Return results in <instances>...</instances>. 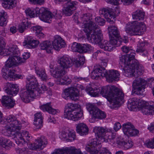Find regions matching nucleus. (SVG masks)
Instances as JSON below:
<instances>
[{"mask_svg":"<svg viewBox=\"0 0 154 154\" xmlns=\"http://www.w3.org/2000/svg\"><path fill=\"white\" fill-rule=\"evenodd\" d=\"M99 113L98 114L99 118H97L98 119H102L105 118L106 117V114L104 112L99 109Z\"/></svg>","mask_w":154,"mask_h":154,"instance_id":"680f3d73","label":"nucleus"},{"mask_svg":"<svg viewBox=\"0 0 154 154\" xmlns=\"http://www.w3.org/2000/svg\"><path fill=\"white\" fill-rule=\"evenodd\" d=\"M130 52V54H127L126 55V59H128V61L129 62V63H131V62L132 63V61L136 60L134 59L135 53L133 52L132 50V51H131Z\"/></svg>","mask_w":154,"mask_h":154,"instance_id":"603ef678","label":"nucleus"},{"mask_svg":"<svg viewBox=\"0 0 154 154\" xmlns=\"http://www.w3.org/2000/svg\"><path fill=\"white\" fill-rule=\"evenodd\" d=\"M145 29V25L144 23L137 21L129 23L125 28L126 33L130 36L140 35Z\"/></svg>","mask_w":154,"mask_h":154,"instance_id":"9b49d317","label":"nucleus"},{"mask_svg":"<svg viewBox=\"0 0 154 154\" xmlns=\"http://www.w3.org/2000/svg\"><path fill=\"white\" fill-rule=\"evenodd\" d=\"M51 103H48L40 106L41 109L43 111H46L48 112L51 107Z\"/></svg>","mask_w":154,"mask_h":154,"instance_id":"864d4df0","label":"nucleus"},{"mask_svg":"<svg viewBox=\"0 0 154 154\" xmlns=\"http://www.w3.org/2000/svg\"><path fill=\"white\" fill-rule=\"evenodd\" d=\"M142 102L141 100H137L135 98L130 99L128 101V108L131 111L137 108H139L142 106Z\"/></svg>","mask_w":154,"mask_h":154,"instance_id":"393cba45","label":"nucleus"},{"mask_svg":"<svg viewBox=\"0 0 154 154\" xmlns=\"http://www.w3.org/2000/svg\"><path fill=\"white\" fill-rule=\"evenodd\" d=\"M97 153V154H112L109 150L105 148H102L101 150L99 149L97 153H95L94 154H96Z\"/></svg>","mask_w":154,"mask_h":154,"instance_id":"6e6d98bb","label":"nucleus"},{"mask_svg":"<svg viewBox=\"0 0 154 154\" xmlns=\"http://www.w3.org/2000/svg\"><path fill=\"white\" fill-rule=\"evenodd\" d=\"M146 81L141 78L136 79L132 82V87H143L146 85Z\"/></svg>","mask_w":154,"mask_h":154,"instance_id":"58836bf2","label":"nucleus"},{"mask_svg":"<svg viewBox=\"0 0 154 154\" xmlns=\"http://www.w3.org/2000/svg\"><path fill=\"white\" fill-rule=\"evenodd\" d=\"M100 14L101 17H104L107 21L111 24L114 23L113 19L116 17L117 15L120 13V10L118 8L115 10V13L112 11V9L107 8H103L99 10Z\"/></svg>","mask_w":154,"mask_h":154,"instance_id":"ddd939ff","label":"nucleus"},{"mask_svg":"<svg viewBox=\"0 0 154 154\" xmlns=\"http://www.w3.org/2000/svg\"><path fill=\"white\" fill-rule=\"evenodd\" d=\"M119 63L122 66H123L125 67L127 65L130 64L128 61V59H126V55H121L119 57Z\"/></svg>","mask_w":154,"mask_h":154,"instance_id":"8fccbe9b","label":"nucleus"},{"mask_svg":"<svg viewBox=\"0 0 154 154\" xmlns=\"http://www.w3.org/2000/svg\"><path fill=\"white\" fill-rule=\"evenodd\" d=\"M133 19L137 20H144L145 13L140 10H137L132 14Z\"/></svg>","mask_w":154,"mask_h":154,"instance_id":"c9c22d12","label":"nucleus"},{"mask_svg":"<svg viewBox=\"0 0 154 154\" xmlns=\"http://www.w3.org/2000/svg\"><path fill=\"white\" fill-rule=\"evenodd\" d=\"M5 71L4 70V68H3L2 71L4 73L3 75V77L6 79L11 80V79H15L16 78L20 79L21 76L19 75H17L15 74V71L11 68H7Z\"/></svg>","mask_w":154,"mask_h":154,"instance_id":"5701e85b","label":"nucleus"},{"mask_svg":"<svg viewBox=\"0 0 154 154\" xmlns=\"http://www.w3.org/2000/svg\"><path fill=\"white\" fill-rule=\"evenodd\" d=\"M21 24H22L26 29H27L31 26V23L28 21L27 19L23 20L22 23Z\"/></svg>","mask_w":154,"mask_h":154,"instance_id":"4d7b16f0","label":"nucleus"},{"mask_svg":"<svg viewBox=\"0 0 154 154\" xmlns=\"http://www.w3.org/2000/svg\"><path fill=\"white\" fill-rule=\"evenodd\" d=\"M2 5L3 7L6 9L13 8L16 6L17 0H2Z\"/></svg>","mask_w":154,"mask_h":154,"instance_id":"f704fd0d","label":"nucleus"},{"mask_svg":"<svg viewBox=\"0 0 154 154\" xmlns=\"http://www.w3.org/2000/svg\"><path fill=\"white\" fill-rule=\"evenodd\" d=\"M27 79V82L26 87H38L39 85L34 77H29Z\"/></svg>","mask_w":154,"mask_h":154,"instance_id":"a19ab883","label":"nucleus"},{"mask_svg":"<svg viewBox=\"0 0 154 154\" xmlns=\"http://www.w3.org/2000/svg\"><path fill=\"white\" fill-rule=\"evenodd\" d=\"M122 49L123 52L125 53H128L131 51H132V50L131 48V47L126 46H123L122 48Z\"/></svg>","mask_w":154,"mask_h":154,"instance_id":"bf43d9fd","label":"nucleus"},{"mask_svg":"<svg viewBox=\"0 0 154 154\" xmlns=\"http://www.w3.org/2000/svg\"><path fill=\"white\" fill-rule=\"evenodd\" d=\"M66 73V72L64 69L58 67L56 69L55 73L53 75V76L58 79V81H57V84L59 85H67L70 83V79H68L67 81L66 80L63 79L62 78Z\"/></svg>","mask_w":154,"mask_h":154,"instance_id":"2eb2a0df","label":"nucleus"},{"mask_svg":"<svg viewBox=\"0 0 154 154\" xmlns=\"http://www.w3.org/2000/svg\"><path fill=\"white\" fill-rule=\"evenodd\" d=\"M140 111L143 115H154V102H149L147 105L144 106L142 102V106L140 108Z\"/></svg>","mask_w":154,"mask_h":154,"instance_id":"4be33fe9","label":"nucleus"},{"mask_svg":"<svg viewBox=\"0 0 154 154\" xmlns=\"http://www.w3.org/2000/svg\"><path fill=\"white\" fill-rule=\"evenodd\" d=\"M5 52L6 55H9V57L3 67L4 71L7 70V68H11L13 66L22 64L23 63L25 62L23 60H20V57L18 56L20 51L16 45H13L10 47L6 50Z\"/></svg>","mask_w":154,"mask_h":154,"instance_id":"0eeeda50","label":"nucleus"},{"mask_svg":"<svg viewBox=\"0 0 154 154\" xmlns=\"http://www.w3.org/2000/svg\"><path fill=\"white\" fill-rule=\"evenodd\" d=\"M47 143L46 138L44 136H42L35 139L34 143L31 144L30 148L33 150L42 149Z\"/></svg>","mask_w":154,"mask_h":154,"instance_id":"dca6fc26","label":"nucleus"},{"mask_svg":"<svg viewBox=\"0 0 154 154\" xmlns=\"http://www.w3.org/2000/svg\"><path fill=\"white\" fill-rule=\"evenodd\" d=\"M39 43L38 41L34 40L31 36H28L25 38L23 45L25 48H34L38 46Z\"/></svg>","mask_w":154,"mask_h":154,"instance_id":"412c9836","label":"nucleus"},{"mask_svg":"<svg viewBox=\"0 0 154 154\" xmlns=\"http://www.w3.org/2000/svg\"><path fill=\"white\" fill-rule=\"evenodd\" d=\"M66 109L64 117L74 121L80 120L83 115L81 106L77 103H69L65 106Z\"/></svg>","mask_w":154,"mask_h":154,"instance_id":"6e6552de","label":"nucleus"},{"mask_svg":"<svg viewBox=\"0 0 154 154\" xmlns=\"http://www.w3.org/2000/svg\"><path fill=\"white\" fill-rule=\"evenodd\" d=\"M86 108L93 118L97 119L99 118V109L96 107L93 104L88 103L86 105Z\"/></svg>","mask_w":154,"mask_h":154,"instance_id":"bb28decb","label":"nucleus"},{"mask_svg":"<svg viewBox=\"0 0 154 154\" xmlns=\"http://www.w3.org/2000/svg\"><path fill=\"white\" fill-rule=\"evenodd\" d=\"M0 145L7 148L12 146V143L9 140L4 137H0Z\"/></svg>","mask_w":154,"mask_h":154,"instance_id":"37998d69","label":"nucleus"},{"mask_svg":"<svg viewBox=\"0 0 154 154\" xmlns=\"http://www.w3.org/2000/svg\"><path fill=\"white\" fill-rule=\"evenodd\" d=\"M57 62L60 64L62 68H67L72 66V61L67 57H63L60 58Z\"/></svg>","mask_w":154,"mask_h":154,"instance_id":"c756f323","label":"nucleus"},{"mask_svg":"<svg viewBox=\"0 0 154 154\" xmlns=\"http://www.w3.org/2000/svg\"><path fill=\"white\" fill-rule=\"evenodd\" d=\"M30 56V54L29 53H27V52L24 53L23 54V58H21L20 57V60L22 59V60H24L25 62H24L23 63L26 62V60L27 59L29 58Z\"/></svg>","mask_w":154,"mask_h":154,"instance_id":"052dcab7","label":"nucleus"},{"mask_svg":"<svg viewBox=\"0 0 154 154\" xmlns=\"http://www.w3.org/2000/svg\"><path fill=\"white\" fill-rule=\"evenodd\" d=\"M108 30L109 36H114L119 39L121 38L119 32L116 26L110 25L108 26Z\"/></svg>","mask_w":154,"mask_h":154,"instance_id":"2f4dec72","label":"nucleus"},{"mask_svg":"<svg viewBox=\"0 0 154 154\" xmlns=\"http://www.w3.org/2000/svg\"><path fill=\"white\" fill-rule=\"evenodd\" d=\"M82 22L84 24V31L86 33L87 38L88 40V37L92 34H96L99 29L98 26L90 20V17L87 14H84L81 17Z\"/></svg>","mask_w":154,"mask_h":154,"instance_id":"9d476101","label":"nucleus"},{"mask_svg":"<svg viewBox=\"0 0 154 154\" xmlns=\"http://www.w3.org/2000/svg\"><path fill=\"white\" fill-rule=\"evenodd\" d=\"M107 133L104 138L102 139V142H110L114 143L115 141L114 140L116 137V134L114 133L113 130L108 129Z\"/></svg>","mask_w":154,"mask_h":154,"instance_id":"a878e982","label":"nucleus"},{"mask_svg":"<svg viewBox=\"0 0 154 154\" xmlns=\"http://www.w3.org/2000/svg\"><path fill=\"white\" fill-rule=\"evenodd\" d=\"M85 59L84 57H80L79 60H75L73 62V64H75L76 67H79L83 65L84 63Z\"/></svg>","mask_w":154,"mask_h":154,"instance_id":"3c124183","label":"nucleus"},{"mask_svg":"<svg viewBox=\"0 0 154 154\" xmlns=\"http://www.w3.org/2000/svg\"><path fill=\"white\" fill-rule=\"evenodd\" d=\"M108 128L96 126L94 128L93 131L98 139L95 138L90 141L86 146V150L91 154L97 153L101 147V145L102 139L103 138Z\"/></svg>","mask_w":154,"mask_h":154,"instance_id":"39448f33","label":"nucleus"},{"mask_svg":"<svg viewBox=\"0 0 154 154\" xmlns=\"http://www.w3.org/2000/svg\"><path fill=\"white\" fill-rule=\"evenodd\" d=\"M37 13H38L40 19L42 20L49 23L52 18V14L50 11L47 10L44 7L40 8H37L36 10Z\"/></svg>","mask_w":154,"mask_h":154,"instance_id":"f3484780","label":"nucleus"},{"mask_svg":"<svg viewBox=\"0 0 154 154\" xmlns=\"http://www.w3.org/2000/svg\"><path fill=\"white\" fill-rule=\"evenodd\" d=\"M133 62L135 66V70H136V72L135 73V77H137L143 74L144 72V68L142 65L139 63L137 60H134Z\"/></svg>","mask_w":154,"mask_h":154,"instance_id":"72a5a7b5","label":"nucleus"},{"mask_svg":"<svg viewBox=\"0 0 154 154\" xmlns=\"http://www.w3.org/2000/svg\"><path fill=\"white\" fill-rule=\"evenodd\" d=\"M4 90L8 94L12 95H16L19 91L18 87H4Z\"/></svg>","mask_w":154,"mask_h":154,"instance_id":"4c0bfd02","label":"nucleus"},{"mask_svg":"<svg viewBox=\"0 0 154 154\" xmlns=\"http://www.w3.org/2000/svg\"><path fill=\"white\" fill-rule=\"evenodd\" d=\"M26 29V28H25L22 24H20L18 26V30L20 32L22 33L23 32L24 30Z\"/></svg>","mask_w":154,"mask_h":154,"instance_id":"69168bd1","label":"nucleus"},{"mask_svg":"<svg viewBox=\"0 0 154 154\" xmlns=\"http://www.w3.org/2000/svg\"><path fill=\"white\" fill-rule=\"evenodd\" d=\"M121 128V125L119 122H116L114 126V129L116 131H118Z\"/></svg>","mask_w":154,"mask_h":154,"instance_id":"0e129e2a","label":"nucleus"},{"mask_svg":"<svg viewBox=\"0 0 154 154\" xmlns=\"http://www.w3.org/2000/svg\"><path fill=\"white\" fill-rule=\"evenodd\" d=\"M27 148L26 147L23 148L22 149L20 148H16V152L19 154L22 153L24 151H25Z\"/></svg>","mask_w":154,"mask_h":154,"instance_id":"338daca9","label":"nucleus"},{"mask_svg":"<svg viewBox=\"0 0 154 154\" xmlns=\"http://www.w3.org/2000/svg\"><path fill=\"white\" fill-rule=\"evenodd\" d=\"M147 85L148 87H150L151 86L154 87V81H149L146 82V84L145 86Z\"/></svg>","mask_w":154,"mask_h":154,"instance_id":"774afa93","label":"nucleus"},{"mask_svg":"<svg viewBox=\"0 0 154 154\" xmlns=\"http://www.w3.org/2000/svg\"><path fill=\"white\" fill-rule=\"evenodd\" d=\"M121 138H117L116 143L120 146L125 150H127L131 148L133 145V143L131 140L125 141L122 140Z\"/></svg>","mask_w":154,"mask_h":154,"instance_id":"cd10ccee","label":"nucleus"},{"mask_svg":"<svg viewBox=\"0 0 154 154\" xmlns=\"http://www.w3.org/2000/svg\"><path fill=\"white\" fill-rule=\"evenodd\" d=\"M119 74L117 71L110 70L106 71L105 68L100 66L94 67V69L91 73V76L92 79L97 80L100 77H106L107 81L109 83L119 80Z\"/></svg>","mask_w":154,"mask_h":154,"instance_id":"423d86ee","label":"nucleus"},{"mask_svg":"<svg viewBox=\"0 0 154 154\" xmlns=\"http://www.w3.org/2000/svg\"><path fill=\"white\" fill-rule=\"evenodd\" d=\"M34 124L37 129H39L42 126L43 118L40 112H38L34 115Z\"/></svg>","mask_w":154,"mask_h":154,"instance_id":"473e14b6","label":"nucleus"},{"mask_svg":"<svg viewBox=\"0 0 154 154\" xmlns=\"http://www.w3.org/2000/svg\"><path fill=\"white\" fill-rule=\"evenodd\" d=\"M31 29L35 32V31L36 35L39 38H43L45 35L42 32V28L40 26H35L31 27Z\"/></svg>","mask_w":154,"mask_h":154,"instance_id":"79ce46f5","label":"nucleus"},{"mask_svg":"<svg viewBox=\"0 0 154 154\" xmlns=\"http://www.w3.org/2000/svg\"><path fill=\"white\" fill-rule=\"evenodd\" d=\"M7 17V14L5 12L3 11H0V26H3L6 25Z\"/></svg>","mask_w":154,"mask_h":154,"instance_id":"c03bdc74","label":"nucleus"},{"mask_svg":"<svg viewBox=\"0 0 154 154\" xmlns=\"http://www.w3.org/2000/svg\"><path fill=\"white\" fill-rule=\"evenodd\" d=\"M51 154H83L80 149H76L75 147L63 148L60 149H55Z\"/></svg>","mask_w":154,"mask_h":154,"instance_id":"a211bd4d","label":"nucleus"},{"mask_svg":"<svg viewBox=\"0 0 154 154\" xmlns=\"http://www.w3.org/2000/svg\"><path fill=\"white\" fill-rule=\"evenodd\" d=\"M76 132L80 135H85L88 134V128L85 123H79L76 124Z\"/></svg>","mask_w":154,"mask_h":154,"instance_id":"c85d7f7f","label":"nucleus"},{"mask_svg":"<svg viewBox=\"0 0 154 154\" xmlns=\"http://www.w3.org/2000/svg\"><path fill=\"white\" fill-rule=\"evenodd\" d=\"M95 21L100 26H103L105 23V20L99 17H96L95 18Z\"/></svg>","mask_w":154,"mask_h":154,"instance_id":"5fc2aeb1","label":"nucleus"},{"mask_svg":"<svg viewBox=\"0 0 154 154\" xmlns=\"http://www.w3.org/2000/svg\"><path fill=\"white\" fill-rule=\"evenodd\" d=\"M65 45L64 41L59 35L54 37V40L52 43L48 41H44L39 45L40 49L45 50L48 53H51L53 48L55 50H58L61 48L64 47Z\"/></svg>","mask_w":154,"mask_h":154,"instance_id":"1a4fd4ad","label":"nucleus"},{"mask_svg":"<svg viewBox=\"0 0 154 154\" xmlns=\"http://www.w3.org/2000/svg\"><path fill=\"white\" fill-rule=\"evenodd\" d=\"M76 137L75 132L72 129H66L63 131L61 133L60 138L64 141H72Z\"/></svg>","mask_w":154,"mask_h":154,"instance_id":"6ab92c4d","label":"nucleus"},{"mask_svg":"<svg viewBox=\"0 0 154 154\" xmlns=\"http://www.w3.org/2000/svg\"><path fill=\"white\" fill-rule=\"evenodd\" d=\"M87 93L93 97L98 96L100 94L107 99L113 107L118 104L124 96L122 90L118 87H87Z\"/></svg>","mask_w":154,"mask_h":154,"instance_id":"f257e3e1","label":"nucleus"},{"mask_svg":"<svg viewBox=\"0 0 154 154\" xmlns=\"http://www.w3.org/2000/svg\"><path fill=\"white\" fill-rule=\"evenodd\" d=\"M86 78H82L80 77H75L73 80L75 83H74L73 87H83V85L81 84V82L85 81Z\"/></svg>","mask_w":154,"mask_h":154,"instance_id":"de8ad7c7","label":"nucleus"},{"mask_svg":"<svg viewBox=\"0 0 154 154\" xmlns=\"http://www.w3.org/2000/svg\"><path fill=\"white\" fill-rule=\"evenodd\" d=\"M35 70L37 75L40 77L42 80L45 81L48 79V78L45 69L36 68Z\"/></svg>","mask_w":154,"mask_h":154,"instance_id":"e433bc0d","label":"nucleus"},{"mask_svg":"<svg viewBox=\"0 0 154 154\" xmlns=\"http://www.w3.org/2000/svg\"><path fill=\"white\" fill-rule=\"evenodd\" d=\"M148 43L145 41H142L139 42L137 45L136 52L137 53H143L145 50L144 48L146 45H147Z\"/></svg>","mask_w":154,"mask_h":154,"instance_id":"09e8293b","label":"nucleus"},{"mask_svg":"<svg viewBox=\"0 0 154 154\" xmlns=\"http://www.w3.org/2000/svg\"><path fill=\"white\" fill-rule=\"evenodd\" d=\"M134 61L129 64L125 66L124 68L122 69V71L124 72V75L127 77H135V66Z\"/></svg>","mask_w":154,"mask_h":154,"instance_id":"b1692460","label":"nucleus"},{"mask_svg":"<svg viewBox=\"0 0 154 154\" xmlns=\"http://www.w3.org/2000/svg\"><path fill=\"white\" fill-rule=\"evenodd\" d=\"M9 124L5 127L8 135H15V140L16 143L19 146H24L26 144L25 140L29 141L31 138V136L28 132L23 131L19 132V131L22 127L21 122L18 121L15 116L10 115L6 118V121Z\"/></svg>","mask_w":154,"mask_h":154,"instance_id":"f03ea898","label":"nucleus"},{"mask_svg":"<svg viewBox=\"0 0 154 154\" xmlns=\"http://www.w3.org/2000/svg\"><path fill=\"white\" fill-rule=\"evenodd\" d=\"M2 102L3 104L8 109L13 108L15 104L14 100L6 96H2Z\"/></svg>","mask_w":154,"mask_h":154,"instance_id":"7c9ffc66","label":"nucleus"},{"mask_svg":"<svg viewBox=\"0 0 154 154\" xmlns=\"http://www.w3.org/2000/svg\"><path fill=\"white\" fill-rule=\"evenodd\" d=\"M46 92L51 95L52 91L50 87H23L20 93V97L25 103L29 102L32 99Z\"/></svg>","mask_w":154,"mask_h":154,"instance_id":"20e7f679","label":"nucleus"},{"mask_svg":"<svg viewBox=\"0 0 154 154\" xmlns=\"http://www.w3.org/2000/svg\"><path fill=\"white\" fill-rule=\"evenodd\" d=\"M71 49L73 52L84 53L88 52L89 51L92 50L93 48L89 44H81L74 42L72 44Z\"/></svg>","mask_w":154,"mask_h":154,"instance_id":"4468645a","label":"nucleus"},{"mask_svg":"<svg viewBox=\"0 0 154 154\" xmlns=\"http://www.w3.org/2000/svg\"><path fill=\"white\" fill-rule=\"evenodd\" d=\"M134 0H105L106 1L115 5H117L119 4V2L121 1L125 5H128L131 4Z\"/></svg>","mask_w":154,"mask_h":154,"instance_id":"ea45409f","label":"nucleus"},{"mask_svg":"<svg viewBox=\"0 0 154 154\" xmlns=\"http://www.w3.org/2000/svg\"><path fill=\"white\" fill-rule=\"evenodd\" d=\"M122 130L124 134L128 136H134L139 133V131L134 129V126L130 123L124 124Z\"/></svg>","mask_w":154,"mask_h":154,"instance_id":"aec40b11","label":"nucleus"},{"mask_svg":"<svg viewBox=\"0 0 154 154\" xmlns=\"http://www.w3.org/2000/svg\"><path fill=\"white\" fill-rule=\"evenodd\" d=\"M101 32V31L99 29L97 34L91 35L88 37L89 42L92 43L98 44L100 48L109 51H111L115 48L114 45H116L117 46L120 45L121 40L118 41L114 36H109L110 40L109 42L106 40L102 41Z\"/></svg>","mask_w":154,"mask_h":154,"instance_id":"7ed1b4c3","label":"nucleus"},{"mask_svg":"<svg viewBox=\"0 0 154 154\" xmlns=\"http://www.w3.org/2000/svg\"><path fill=\"white\" fill-rule=\"evenodd\" d=\"M32 4L41 5L44 3L45 0H29Z\"/></svg>","mask_w":154,"mask_h":154,"instance_id":"13d9d810","label":"nucleus"},{"mask_svg":"<svg viewBox=\"0 0 154 154\" xmlns=\"http://www.w3.org/2000/svg\"><path fill=\"white\" fill-rule=\"evenodd\" d=\"M50 114L55 115L59 112V111L57 109H54L51 107L48 112Z\"/></svg>","mask_w":154,"mask_h":154,"instance_id":"e2e57ef3","label":"nucleus"},{"mask_svg":"<svg viewBox=\"0 0 154 154\" xmlns=\"http://www.w3.org/2000/svg\"><path fill=\"white\" fill-rule=\"evenodd\" d=\"M145 87H133L132 94L133 95L137 94L139 95H145Z\"/></svg>","mask_w":154,"mask_h":154,"instance_id":"a18cd8bd","label":"nucleus"},{"mask_svg":"<svg viewBox=\"0 0 154 154\" xmlns=\"http://www.w3.org/2000/svg\"><path fill=\"white\" fill-rule=\"evenodd\" d=\"M37 8H39L36 7L35 9L28 8L25 10V13L27 16L31 18L37 17L38 13H37L36 10Z\"/></svg>","mask_w":154,"mask_h":154,"instance_id":"49530a36","label":"nucleus"},{"mask_svg":"<svg viewBox=\"0 0 154 154\" xmlns=\"http://www.w3.org/2000/svg\"><path fill=\"white\" fill-rule=\"evenodd\" d=\"M80 89L77 87H68L63 90L62 97L65 99L69 97L72 100L76 101L80 94Z\"/></svg>","mask_w":154,"mask_h":154,"instance_id":"f8f14e48","label":"nucleus"}]
</instances>
